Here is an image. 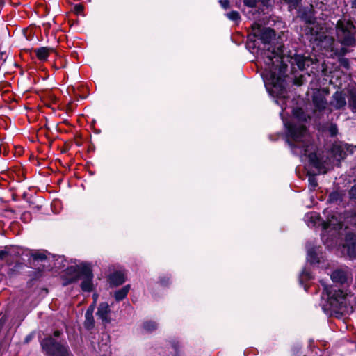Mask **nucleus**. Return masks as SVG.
I'll return each instance as SVG.
<instances>
[{
  "label": "nucleus",
  "mask_w": 356,
  "mask_h": 356,
  "mask_svg": "<svg viewBox=\"0 0 356 356\" xmlns=\"http://www.w3.org/2000/svg\"><path fill=\"white\" fill-rule=\"evenodd\" d=\"M308 118L309 116L306 115L302 108H295L293 110L292 123H289L283 119L284 126L287 129L286 141L294 154L300 157H307L309 163L318 170L319 173H325L328 168L325 167L318 159L311 136L302 124Z\"/></svg>",
  "instance_id": "obj_2"
},
{
  "label": "nucleus",
  "mask_w": 356,
  "mask_h": 356,
  "mask_svg": "<svg viewBox=\"0 0 356 356\" xmlns=\"http://www.w3.org/2000/svg\"><path fill=\"white\" fill-rule=\"evenodd\" d=\"M304 220L308 227H314L320 222L319 215L316 212L307 213Z\"/></svg>",
  "instance_id": "obj_17"
},
{
  "label": "nucleus",
  "mask_w": 356,
  "mask_h": 356,
  "mask_svg": "<svg viewBox=\"0 0 356 356\" xmlns=\"http://www.w3.org/2000/svg\"><path fill=\"white\" fill-rule=\"evenodd\" d=\"M8 256V252L3 250H0V261H4Z\"/></svg>",
  "instance_id": "obj_30"
},
{
  "label": "nucleus",
  "mask_w": 356,
  "mask_h": 356,
  "mask_svg": "<svg viewBox=\"0 0 356 356\" xmlns=\"http://www.w3.org/2000/svg\"><path fill=\"white\" fill-rule=\"evenodd\" d=\"M75 10L77 13H80L83 10V7L81 5H76L75 6Z\"/></svg>",
  "instance_id": "obj_34"
},
{
  "label": "nucleus",
  "mask_w": 356,
  "mask_h": 356,
  "mask_svg": "<svg viewBox=\"0 0 356 356\" xmlns=\"http://www.w3.org/2000/svg\"><path fill=\"white\" fill-rule=\"evenodd\" d=\"M346 105V95L342 91H337L332 97L330 106L336 110L343 108Z\"/></svg>",
  "instance_id": "obj_14"
},
{
  "label": "nucleus",
  "mask_w": 356,
  "mask_h": 356,
  "mask_svg": "<svg viewBox=\"0 0 356 356\" xmlns=\"http://www.w3.org/2000/svg\"><path fill=\"white\" fill-rule=\"evenodd\" d=\"M341 252L350 259L356 258V235L355 234L348 232L346 234L341 246Z\"/></svg>",
  "instance_id": "obj_12"
},
{
  "label": "nucleus",
  "mask_w": 356,
  "mask_h": 356,
  "mask_svg": "<svg viewBox=\"0 0 356 356\" xmlns=\"http://www.w3.org/2000/svg\"><path fill=\"white\" fill-rule=\"evenodd\" d=\"M110 308L107 302H102L97 309V316L104 323H108Z\"/></svg>",
  "instance_id": "obj_15"
},
{
  "label": "nucleus",
  "mask_w": 356,
  "mask_h": 356,
  "mask_svg": "<svg viewBox=\"0 0 356 356\" xmlns=\"http://www.w3.org/2000/svg\"><path fill=\"white\" fill-rule=\"evenodd\" d=\"M236 6L238 7V8H241V3H238V2H236Z\"/></svg>",
  "instance_id": "obj_40"
},
{
  "label": "nucleus",
  "mask_w": 356,
  "mask_h": 356,
  "mask_svg": "<svg viewBox=\"0 0 356 356\" xmlns=\"http://www.w3.org/2000/svg\"><path fill=\"white\" fill-rule=\"evenodd\" d=\"M85 327L87 329H91L94 326L95 321L93 318V316L90 314V312H86L85 314Z\"/></svg>",
  "instance_id": "obj_23"
},
{
  "label": "nucleus",
  "mask_w": 356,
  "mask_h": 356,
  "mask_svg": "<svg viewBox=\"0 0 356 356\" xmlns=\"http://www.w3.org/2000/svg\"><path fill=\"white\" fill-rule=\"evenodd\" d=\"M124 282V275L121 272L113 273L110 276V282L115 286L120 285L123 284Z\"/></svg>",
  "instance_id": "obj_18"
},
{
  "label": "nucleus",
  "mask_w": 356,
  "mask_h": 356,
  "mask_svg": "<svg viewBox=\"0 0 356 356\" xmlns=\"http://www.w3.org/2000/svg\"><path fill=\"white\" fill-rule=\"evenodd\" d=\"M324 291L327 293V301L323 309L327 310V314L339 318L343 314L353 312L356 302L353 294L347 290L329 289L327 286H324Z\"/></svg>",
  "instance_id": "obj_3"
},
{
  "label": "nucleus",
  "mask_w": 356,
  "mask_h": 356,
  "mask_svg": "<svg viewBox=\"0 0 356 356\" xmlns=\"http://www.w3.org/2000/svg\"><path fill=\"white\" fill-rule=\"evenodd\" d=\"M327 92L325 90H316L312 95V105L314 106L313 115L316 118H321V114L325 110L327 103L326 96Z\"/></svg>",
  "instance_id": "obj_9"
},
{
  "label": "nucleus",
  "mask_w": 356,
  "mask_h": 356,
  "mask_svg": "<svg viewBox=\"0 0 356 356\" xmlns=\"http://www.w3.org/2000/svg\"><path fill=\"white\" fill-rule=\"evenodd\" d=\"M333 282L339 284L348 283L352 281V273L348 267L336 269L330 275Z\"/></svg>",
  "instance_id": "obj_13"
},
{
  "label": "nucleus",
  "mask_w": 356,
  "mask_h": 356,
  "mask_svg": "<svg viewBox=\"0 0 356 356\" xmlns=\"http://www.w3.org/2000/svg\"><path fill=\"white\" fill-rule=\"evenodd\" d=\"M219 3L224 9H228L229 8V0H219Z\"/></svg>",
  "instance_id": "obj_29"
},
{
  "label": "nucleus",
  "mask_w": 356,
  "mask_h": 356,
  "mask_svg": "<svg viewBox=\"0 0 356 356\" xmlns=\"http://www.w3.org/2000/svg\"><path fill=\"white\" fill-rule=\"evenodd\" d=\"M310 279H312V275L310 274V273L306 269H304L300 275V277H299V281H300V284H303V283L307 280H309Z\"/></svg>",
  "instance_id": "obj_24"
},
{
  "label": "nucleus",
  "mask_w": 356,
  "mask_h": 356,
  "mask_svg": "<svg viewBox=\"0 0 356 356\" xmlns=\"http://www.w3.org/2000/svg\"><path fill=\"white\" fill-rule=\"evenodd\" d=\"M60 334L61 332L60 331L56 330L54 332V336L55 337H58L60 335Z\"/></svg>",
  "instance_id": "obj_35"
},
{
  "label": "nucleus",
  "mask_w": 356,
  "mask_h": 356,
  "mask_svg": "<svg viewBox=\"0 0 356 356\" xmlns=\"http://www.w3.org/2000/svg\"><path fill=\"white\" fill-rule=\"evenodd\" d=\"M95 305L93 303L88 307L86 312H90V314L92 315L94 309H95Z\"/></svg>",
  "instance_id": "obj_33"
},
{
  "label": "nucleus",
  "mask_w": 356,
  "mask_h": 356,
  "mask_svg": "<svg viewBox=\"0 0 356 356\" xmlns=\"http://www.w3.org/2000/svg\"><path fill=\"white\" fill-rule=\"evenodd\" d=\"M63 277L64 285L76 282L81 277L83 279L81 284L82 291L90 292L93 289V275L91 267L88 264L81 263L80 264L71 265L65 270Z\"/></svg>",
  "instance_id": "obj_4"
},
{
  "label": "nucleus",
  "mask_w": 356,
  "mask_h": 356,
  "mask_svg": "<svg viewBox=\"0 0 356 356\" xmlns=\"http://www.w3.org/2000/svg\"><path fill=\"white\" fill-rule=\"evenodd\" d=\"M261 56L264 60V70L261 74L267 91L273 97H276L275 103L280 105L282 112L286 109L284 102L286 97L285 73L289 62L293 70L295 66L300 70H305L313 64V60L309 56L290 52L288 55L284 54L283 47L280 46L275 51V48L269 47L264 49Z\"/></svg>",
  "instance_id": "obj_1"
},
{
  "label": "nucleus",
  "mask_w": 356,
  "mask_h": 356,
  "mask_svg": "<svg viewBox=\"0 0 356 356\" xmlns=\"http://www.w3.org/2000/svg\"><path fill=\"white\" fill-rule=\"evenodd\" d=\"M252 33L254 37L259 39L264 44H268L275 36V32L272 29L262 27L258 23H254L252 25Z\"/></svg>",
  "instance_id": "obj_11"
},
{
  "label": "nucleus",
  "mask_w": 356,
  "mask_h": 356,
  "mask_svg": "<svg viewBox=\"0 0 356 356\" xmlns=\"http://www.w3.org/2000/svg\"><path fill=\"white\" fill-rule=\"evenodd\" d=\"M342 227V224L334 216L323 223V232L321 235L322 241L328 248H334L337 243L339 230Z\"/></svg>",
  "instance_id": "obj_6"
},
{
  "label": "nucleus",
  "mask_w": 356,
  "mask_h": 356,
  "mask_svg": "<svg viewBox=\"0 0 356 356\" xmlns=\"http://www.w3.org/2000/svg\"><path fill=\"white\" fill-rule=\"evenodd\" d=\"M341 195L339 193L334 191L330 194L328 201L331 202H335L341 200Z\"/></svg>",
  "instance_id": "obj_27"
},
{
  "label": "nucleus",
  "mask_w": 356,
  "mask_h": 356,
  "mask_svg": "<svg viewBox=\"0 0 356 356\" xmlns=\"http://www.w3.org/2000/svg\"><path fill=\"white\" fill-rule=\"evenodd\" d=\"M37 57L41 60H45L49 56V49L47 47H41L35 50Z\"/></svg>",
  "instance_id": "obj_21"
},
{
  "label": "nucleus",
  "mask_w": 356,
  "mask_h": 356,
  "mask_svg": "<svg viewBox=\"0 0 356 356\" xmlns=\"http://www.w3.org/2000/svg\"><path fill=\"white\" fill-rule=\"evenodd\" d=\"M304 288H305V290H306V291H307V286H304Z\"/></svg>",
  "instance_id": "obj_43"
},
{
  "label": "nucleus",
  "mask_w": 356,
  "mask_h": 356,
  "mask_svg": "<svg viewBox=\"0 0 356 356\" xmlns=\"http://www.w3.org/2000/svg\"><path fill=\"white\" fill-rule=\"evenodd\" d=\"M129 289H130V286L126 285L124 287H122L121 289L117 291L114 295L115 300L118 301L123 300L127 296Z\"/></svg>",
  "instance_id": "obj_20"
},
{
  "label": "nucleus",
  "mask_w": 356,
  "mask_h": 356,
  "mask_svg": "<svg viewBox=\"0 0 356 356\" xmlns=\"http://www.w3.org/2000/svg\"><path fill=\"white\" fill-rule=\"evenodd\" d=\"M319 247L311 246L310 244L307 245V259L312 264L318 263L319 261L318 252Z\"/></svg>",
  "instance_id": "obj_16"
},
{
  "label": "nucleus",
  "mask_w": 356,
  "mask_h": 356,
  "mask_svg": "<svg viewBox=\"0 0 356 356\" xmlns=\"http://www.w3.org/2000/svg\"><path fill=\"white\" fill-rule=\"evenodd\" d=\"M144 329L147 332H152L157 328V324L154 321H147L143 325Z\"/></svg>",
  "instance_id": "obj_25"
},
{
  "label": "nucleus",
  "mask_w": 356,
  "mask_h": 356,
  "mask_svg": "<svg viewBox=\"0 0 356 356\" xmlns=\"http://www.w3.org/2000/svg\"><path fill=\"white\" fill-rule=\"evenodd\" d=\"M330 133L331 134V136H334L337 134V127L335 124H332L330 127Z\"/></svg>",
  "instance_id": "obj_31"
},
{
  "label": "nucleus",
  "mask_w": 356,
  "mask_h": 356,
  "mask_svg": "<svg viewBox=\"0 0 356 356\" xmlns=\"http://www.w3.org/2000/svg\"><path fill=\"white\" fill-rule=\"evenodd\" d=\"M308 29L311 35L314 36V40L318 42L317 44L321 49L330 52V56H343L346 54L347 51L344 47L337 48L336 47V42L332 37L318 33L317 29L314 26L308 27Z\"/></svg>",
  "instance_id": "obj_5"
},
{
  "label": "nucleus",
  "mask_w": 356,
  "mask_h": 356,
  "mask_svg": "<svg viewBox=\"0 0 356 356\" xmlns=\"http://www.w3.org/2000/svg\"><path fill=\"white\" fill-rule=\"evenodd\" d=\"M97 294H93V299H94V301H93V304L94 305H96V302H97Z\"/></svg>",
  "instance_id": "obj_36"
},
{
  "label": "nucleus",
  "mask_w": 356,
  "mask_h": 356,
  "mask_svg": "<svg viewBox=\"0 0 356 356\" xmlns=\"http://www.w3.org/2000/svg\"><path fill=\"white\" fill-rule=\"evenodd\" d=\"M356 149V146L343 142H336L332 145L331 155L337 163L344 159L348 154H352Z\"/></svg>",
  "instance_id": "obj_10"
},
{
  "label": "nucleus",
  "mask_w": 356,
  "mask_h": 356,
  "mask_svg": "<svg viewBox=\"0 0 356 356\" xmlns=\"http://www.w3.org/2000/svg\"><path fill=\"white\" fill-rule=\"evenodd\" d=\"M32 257L33 258L34 260L41 261L45 260L47 259L45 254L44 252H40L33 253Z\"/></svg>",
  "instance_id": "obj_28"
},
{
  "label": "nucleus",
  "mask_w": 356,
  "mask_h": 356,
  "mask_svg": "<svg viewBox=\"0 0 356 356\" xmlns=\"http://www.w3.org/2000/svg\"><path fill=\"white\" fill-rule=\"evenodd\" d=\"M225 16L231 21L234 22L236 24H238L241 22V16L238 12L237 11H231L227 13Z\"/></svg>",
  "instance_id": "obj_22"
},
{
  "label": "nucleus",
  "mask_w": 356,
  "mask_h": 356,
  "mask_svg": "<svg viewBox=\"0 0 356 356\" xmlns=\"http://www.w3.org/2000/svg\"><path fill=\"white\" fill-rule=\"evenodd\" d=\"M309 181V188L311 191H313L315 189V188L318 185L317 179L315 176L314 175H309L308 178Z\"/></svg>",
  "instance_id": "obj_26"
},
{
  "label": "nucleus",
  "mask_w": 356,
  "mask_h": 356,
  "mask_svg": "<svg viewBox=\"0 0 356 356\" xmlns=\"http://www.w3.org/2000/svg\"><path fill=\"white\" fill-rule=\"evenodd\" d=\"M347 97L349 107L353 112H356V89L348 90Z\"/></svg>",
  "instance_id": "obj_19"
},
{
  "label": "nucleus",
  "mask_w": 356,
  "mask_h": 356,
  "mask_svg": "<svg viewBox=\"0 0 356 356\" xmlns=\"http://www.w3.org/2000/svg\"><path fill=\"white\" fill-rule=\"evenodd\" d=\"M334 161H336V160L333 159V161H330V163H334Z\"/></svg>",
  "instance_id": "obj_42"
},
{
  "label": "nucleus",
  "mask_w": 356,
  "mask_h": 356,
  "mask_svg": "<svg viewBox=\"0 0 356 356\" xmlns=\"http://www.w3.org/2000/svg\"><path fill=\"white\" fill-rule=\"evenodd\" d=\"M347 64H348V61H347V60H344V61H343V65H344L345 66H346V65H347Z\"/></svg>",
  "instance_id": "obj_41"
},
{
  "label": "nucleus",
  "mask_w": 356,
  "mask_h": 356,
  "mask_svg": "<svg viewBox=\"0 0 356 356\" xmlns=\"http://www.w3.org/2000/svg\"><path fill=\"white\" fill-rule=\"evenodd\" d=\"M337 36L343 46H353L355 44V27L350 22L339 21L337 24Z\"/></svg>",
  "instance_id": "obj_7"
},
{
  "label": "nucleus",
  "mask_w": 356,
  "mask_h": 356,
  "mask_svg": "<svg viewBox=\"0 0 356 356\" xmlns=\"http://www.w3.org/2000/svg\"><path fill=\"white\" fill-rule=\"evenodd\" d=\"M42 346L47 356H72L65 341H58L51 337L44 339Z\"/></svg>",
  "instance_id": "obj_8"
},
{
  "label": "nucleus",
  "mask_w": 356,
  "mask_h": 356,
  "mask_svg": "<svg viewBox=\"0 0 356 356\" xmlns=\"http://www.w3.org/2000/svg\"><path fill=\"white\" fill-rule=\"evenodd\" d=\"M352 6L356 8V0H352Z\"/></svg>",
  "instance_id": "obj_38"
},
{
  "label": "nucleus",
  "mask_w": 356,
  "mask_h": 356,
  "mask_svg": "<svg viewBox=\"0 0 356 356\" xmlns=\"http://www.w3.org/2000/svg\"><path fill=\"white\" fill-rule=\"evenodd\" d=\"M349 194L350 197L356 199V184L351 188Z\"/></svg>",
  "instance_id": "obj_32"
},
{
  "label": "nucleus",
  "mask_w": 356,
  "mask_h": 356,
  "mask_svg": "<svg viewBox=\"0 0 356 356\" xmlns=\"http://www.w3.org/2000/svg\"><path fill=\"white\" fill-rule=\"evenodd\" d=\"M31 336H27L25 339V342L26 343H28L30 340H31Z\"/></svg>",
  "instance_id": "obj_39"
},
{
  "label": "nucleus",
  "mask_w": 356,
  "mask_h": 356,
  "mask_svg": "<svg viewBox=\"0 0 356 356\" xmlns=\"http://www.w3.org/2000/svg\"><path fill=\"white\" fill-rule=\"evenodd\" d=\"M243 12L244 13L245 15H246L248 16V18H250V19L252 18V15H250V13H246L244 10H243Z\"/></svg>",
  "instance_id": "obj_37"
}]
</instances>
